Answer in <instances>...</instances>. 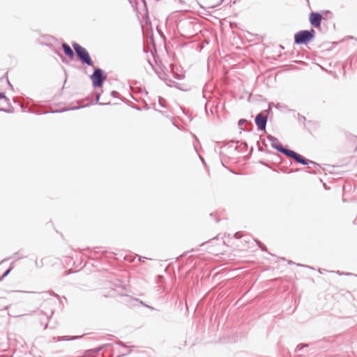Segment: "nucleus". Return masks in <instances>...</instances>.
Returning <instances> with one entry per match:
<instances>
[{
    "mask_svg": "<svg viewBox=\"0 0 357 357\" xmlns=\"http://www.w3.org/2000/svg\"><path fill=\"white\" fill-rule=\"evenodd\" d=\"M267 139L271 142V146L273 148L276 149L278 151L283 153L286 156L294 159L295 161H296L298 163L304 165L310 164L313 165L314 166L318 165L315 162L307 160L301 155L297 153L296 152L284 148L282 145L280 144L278 139L274 136L269 135L267 136Z\"/></svg>",
    "mask_w": 357,
    "mask_h": 357,
    "instance_id": "f257e3e1",
    "label": "nucleus"
},
{
    "mask_svg": "<svg viewBox=\"0 0 357 357\" xmlns=\"http://www.w3.org/2000/svg\"><path fill=\"white\" fill-rule=\"evenodd\" d=\"M315 36V31L312 28L310 30H301L294 35V43L297 45H306Z\"/></svg>",
    "mask_w": 357,
    "mask_h": 357,
    "instance_id": "f03ea898",
    "label": "nucleus"
},
{
    "mask_svg": "<svg viewBox=\"0 0 357 357\" xmlns=\"http://www.w3.org/2000/svg\"><path fill=\"white\" fill-rule=\"evenodd\" d=\"M73 47L77 58L82 63L86 64L89 66H93V62L91 59L89 53L84 47L76 43L73 44Z\"/></svg>",
    "mask_w": 357,
    "mask_h": 357,
    "instance_id": "7ed1b4c3",
    "label": "nucleus"
},
{
    "mask_svg": "<svg viewBox=\"0 0 357 357\" xmlns=\"http://www.w3.org/2000/svg\"><path fill=\"white\" fill-rule=\"evenodd\" d=\"M93 86L95 88L101 87L107 79L105 72L99 68H95L93 74L90 76Z\"/></svg>",
    "mask_w": 357,
    "mask_h": 357,
    "instance_id": "20e7f679",
    "label": "nucleus"
},
{
    "mask_svg": "<svg viewBox=\"0 0 357 357\" xmlns=\"http://www.w3.org/2000/svg\"><path fill=\"white\" fill-rule=\"evenodd\" d=\"M322 19L321 14L317 12H312L309 16L310 24L315 28L320 27Z\"/></svg>",
    "mask_w": 357,
    "mask_h": 357,
    "instance_id": "39448f33",
    "label": "nucleus"
},
{
    "mask_svg": "<svg viewBox=\"0 0 357 357\" xmlns=\"http://www.w3.org/2000/svg\"><path fill=\"white\" fill-rule=\"evenodd\" d=\"M255 121L259 130H265L267 123V116L266 115L259 113L256 116Z\"/></svg>",
    "mask_w": 357,
    "mask_h": 357,
    "instance_id": "423d86ee",
    "label": "nucleus"
},
{
    "mask_svg": "<svg viewBox=\"0 0 357 357\" xmlns=\"http://www.w3.org/2000/svg\"><path fill=\"white\" fill-rule=\"evenodd\" d=\"M8 100L3 93H0V111H7Z\"/></svg>",
    "mask_w": 357,
    "mask_h": 357,
    "instance_id": "0eeeda50",
    "label": "nucleus"
},
{
    "mask_svg": "<svg viewBox=\"0 0 357 357\" xmlns=\"http://www.w3.org/2000/svg\"><path fill=\"white\" fill-rule=\"evenodd\" d=\"M62 48L66 54L70 59H73L75 57L74 51L71 47L66 43H62Z\"/></svg>",
    "mask_w": 357,
    "mask_h": 357,
    "instance_id": "6e6552de",
    "label": "nucleus"
},
{
    "mask_svg": "<svg viewBox=\"0 0 357 357\" xmlns=\"http://www.w3.org/2000/svg\"><path fill=\"white\" fill-rule=\"evenodd\" d=\"M82 336H63V337H58L57 340L58 341H63V340H74L80 338Z\"/></svg>",
    "mask_w": 357,
    "mask_h": 357,
    "instance_id": "1a4fd4ad",
    "label": "nucleus"
},
{
    "mask_svg": "<svg viewBox=\"0 0 357 357\" xmlns=\"http://www.w3.org/2000/svg\"><path fill=\"white\" fill-rule=\"evenodd\" d=\"M12 269H13L12 266H10L8 269H7L3 273V274L1 275V277L0 278V281H1L4 278H6L10 273V272L11 271Z\"/></svg>",
    "mask_w": 357,
    "mask_h": 357,
    "instance_id": "9d476101",
    "label": "nucleus"
},
{
    "mask_svg": "<svg viewBox=\"0 0 357 357\" xmlns=\"http://www.w3.org/2000/svg\"><path fill=\"white\" fill-rule=\"evenodd\" d=\"M158 105L161 107H166V105H165V100H164L161 97H159L158 98Z\"/></svg>",
    "mask_w": 357,
    "mask_h": 357,
    "instance_id": "9b49d317",
    "label": "nucleus"
},
{
    "mask_svg": "<svg viewBox=\"0 0 357 357\" xmlns=\"http://www.w3.org/2000/svg\"><path fill=\"white\" fill-rule=\"evenodd\" d=\"M100 98V93H97L96 94V104H100V105H107V102H99Z\"/></svg>",
    "mask_w": 357,
    "mask_h": 357,
    "instance_id": "f8f14e48",
    "label": "nucleus"
},
{
    "mask_svg": "<svg viewBox=\"0 0 357 357\" xmlns=\"http://www.w3.org/2000/svg\"><path fill=\"white\" fill-rule=\"evenodd\" d=\"M102 349V347H98V348L95 349L89 350V351H88V352H91L93 354H96V353L99 352L100 351H101Z\"/></svg>",
    "mask_w": 357,
    "mask_h": 357,
    "instance_id": "ddd939ff",
    "label": "nucleus"
},
{
    "mask_svg": "<svg viewBox=\"0 0 357 357\" xmlns=\"http://www.w3.org/2000/svg\"><path fill=\"white\" fill-rule=\"evenodd\" d=\"M56 52V53H57V54L61 57V61H62L63 63H67V60H66V59L65 57H63V56L61 53H59V52Z\"/></svg>",
    "mask_w": 357,
    "mask_h": 357,
    "instance_id": "4468645a",
    "label": "nucleus"
},
{
    "mask_svg": "<svg viewBox=\"0 0 357 357\" xmlns=\"http://www.w3.org/2000/svg\"><path fill=\"white\" fill-rule=\"evenodd\" d=\"M257 243L262 250H266V248L262 243H261L259 241H257Z\"/></svg>",
    "mask_w": 357,
    "mask_h": 357,
    "instance_id": "2eb2a0df",
    "label": "nucleus"
},
{
    "mask_svg": "<svg viewBox=\"0 0 357 357\" xmlns=\"http://www.w3.org/2000/svg\"><path fill=\"white\" fill-rule=\"evenodd\" d=\"M234 237L236 238H241V235L240 234L239 232H236L234 234Z\"/></svg>",
    "mask_w": 357,
    "mask_h": 357,
    "instance_id": "dca6fc26",
    "label": "nucleus"
},
{
    "mask_svg": "<svg viewBox=\"0 0 357 357\" xmlns=\"http://www.w3.org/2000/svg\"><path fill=\"white\" fill-rule=\"evenodd\" d=\"M245 122H246V120H245V119H240L239 121H238V125L241 126V125L244 124Z\"/></svg>",
    "mask_w": 357,
    "mask_h": 357,
    "instance_id": "f3484780",
    "label": "nucleus"
},
{
    "mask_svg": "<svg viewBox=\"0 0 357 357\" xmlns=\"http://www.w3.org/2000/svg\"><path fill=\"white\" fill-rule=\"evenodd\" d=\"M117 94H118V92H116V91H112L111 92V95H112L113 97H114V98H116V95H117Z\"/></svg>",
    "mask_w": 357,
    "mask_h": 357,
    "instance_id": "a211bd4d",
    "label": "nucleus"
},
{
    "mask_svg": "<svg viewBox=\"0 0 357 357\" xmlns=\"http://www.w3.org/2000/svg\"><path fill=\"white\" fill-rule=\"evenodd\" d=\"M159 112L161 113L162 114H163L165 116H169L167 111H159Z\"/></svg>",
    "mask_w": 357,
    "mask_h": 357,
    "instance_id": "6ab92c4d",
    "label": "nucleus"
},
{
    "mask_svg": "<svg viewBox=\"0 0 357 357\" xmlns=\"http://www.w3.org/2000/svg\"><path fill=\"white\" fill-rule=\"evenodd\" d=\"M140 303H141V304H142V305H144V306H146V307H149V309H151V310H153V307L149 306V305H146V304L144 303L142 301H141Z\"/></svg>",
    "mask_w": 357,
    "mask_h": 357,
    "instance_id": "aec40b11",
    "label": "nucleus"
},
{
    "mask_svg": "<svg viewBox=\"0 0 357 357\" xmlns=\"http://www.w3.org/2000/svg\"><path fill=\"white\" fill-rule=\"evenodd\" d=\"M304 347H307V345H303V346H301V347L300 345H298L296 349H297V350H301Z\"/></svg>",
    "mask_w": 357,
    "mask_h": 357,
    "instance_id": "412c9836",
    "label": "nucleus"
},
{
    "mask_svg": "<svg viewBox=\"0 0 357 357\" xmlns=\"http://www.w3.org/2000/svg\"><path fill=\"white\" fill-rule=\"evenodd\" d=\"M153 105V108H154V109L158 111V108H157V107H156V106H157V105H156V103H154Z\"/></svg>",
    "mask_w": 357,
    "mask_h": 357,
    "instance_id": "4be33fe9",
    "label": "nucleus"
},
{
    "mask_svg": "<svg viewBox=\"0 0 357 357\" xmlns=\"http://www.w3.org/2000/svg\"><path fill=\"white\" fill-rule=\"evenodd\" d=\"M15 255H17V257H18V259H20V257H19L18 252H15Z\"/></svg>",
    "mask_w": 357,
    "mask_h": 357,
    "instance_id": "5701e85b",
    "label": "nucleus"
},
{
    "mask_svg": "<svg viewBox=\"0 0 357 357\" xmlns=\"http://www.w3.org/2000/svg\"><path fill=\"white\" fill-rule=\"evenodd\" d=\"M15 255H17V257H18V259H20V257H19L18 252H15Z\"/></svg>",
    "mask_w": 357,
    "mask_h": 357,
    "instance_id": "b1692460",
    "label": "nucleus"
},
{
    "mask_svg": "<svg viewBox=\"0 0 357 357\" xmlns=\"http://www.w3.org/2000/svg\"><path fill=\"white\" fill-rule=\"evenodd\" d=\"M15 255H17V257H18V259H20V257H19L18 252H15Z\"/></svg>",
    "mask_w": 357,
    "mask_h": 357,
    "instance_id": "393cba45",
    "label": "nucleus"
},
{
    "mask_svg": "<svg viewBox=\"0 0 357 357\" xmlns=\"http://www.w3.org/2000/svg\"><path fill=\"white\" fill-rule=\"evenodd\" d=\"M78 107H73L71 109H77Z\"/></svg>",
    "mask_w": 357,
    "mask_h": 357,
    "instance_id": "a878e982",
    "label": "nucleus"
}]
</instances>
